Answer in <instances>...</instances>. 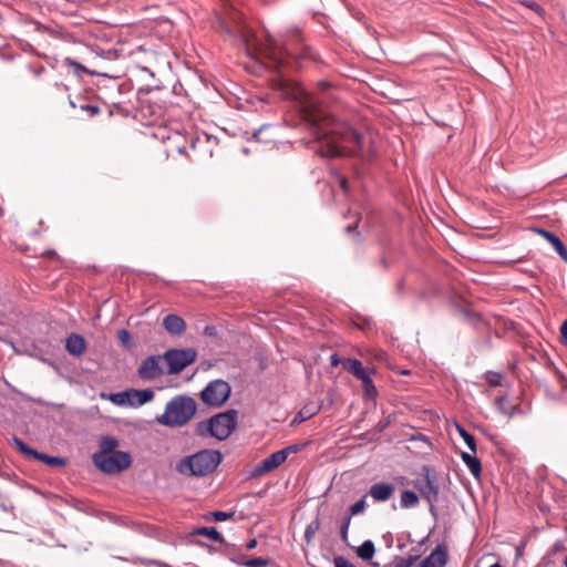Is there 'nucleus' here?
I'll use <instances>...</instances> for the list:
<instances>
[{
    "instance_id": "nucleus-1",
    "label": "nucleus",
    "mask_w": 567,
    "mask_h": 567,
    "mask_svg": "<svg viewBox=\"0 0 567 567\" xmlns=\"http://www.w3.org/2000/svg\"><path fill=\"white\" fill-rule=\"evenodd\" d=\"M305 120L311 127L313 151L321 157L332 158L360 155L370 159L364 151V136L351 126L337 123L334 117L319 110H307Z\"/></svg>"
},
{
    "instance_id": "nucleus-2",
    "label": "nucleus",
    "mask_w": 567,
    "mask_h": 567,
    "mask_svg": "<svg viewBox=\"0 0 567 567\" xmlns=\"http://www.w3.org/2000/svg\"><path fill=\"white\" fill-rule=\"evenodd\" d=\"M217 23L223 32L244 48L248 56L255 55L257 51L255 32L243 22L238 11L230 8L225 12H217Z\"/></svg>"
},
{
    "instance_id": "nucleus-3",
    "label": "nucleus",
    "mask_w": 567,
    "mask_h": 567,
    "mask_svg": "<svg viewBox=\"0 0 567 567\" xmlns=\"http://www.w3.org/2000/svg\"><path fill=\"white\" fill-rule=\"evenodd\" d=\"M221 461L223 454L218 450L204 449L181 458L176 471L185 476L203 477L212 474Z\"/></svg>"
},
{
    "instance_id": "nucleus-4",
    "label": "nucleus",
    "mask_w": 567,
    "mask_h": 567,
    "mask_svg": "<svg viewBox=\"0 0 567 567\" xmlns=\"http://www.w3.org/2000/svg\"><path fill=\"white\" fill-rule=\"evenodd\" d=\"M196 411V401L192 396L179 394L166 403L165 412L156 421L165 426H181L192 420Z\"/></svg>"
},
{
    "instance_id": "nucleus-5",
    "label": "nucleus",
    "mask_w": 567,
    "mask_h": 567,
    "mask_svg": "<svg viewBox=\"0 0 567 567\" xmlns=\"http://www.w3.org/2000/svg\"><path fill=\"white\" fill-rule=\"evenodd\" d=\"M238 411L235 409L218 413L208 420L196 424L195 432L198 436H212L218 441H224L233 433L237 426Z\"/></svg>"
},
{
    "instance_id": "nucleus-6",
    "label": "nucleus",
    "mask_w": 567,
    "mask_h": 567,
    "mask_svg": "<svg viewBox=\"0 0 567 567\" xmlns=\"http://www.w3.org/2000/svg\"><path fill=\"white\" fill-rule=\"evenodd\" d=\"M413 487L420 496L429 504V512L433 517L437 516L436 503L441 491L440 480L436 471L430 465H422L421 474L413 480Z\"/></svg>"
},
{
    "instance_id": "nucleus-7",
    "label": "nucleus",
    "mask_w": 567,
    "mask_h": 567,
    "mask_svg": "<svg viewBox=\"0 0 567 567\" xmlns=\"http://www.w3.org/2000/svg\"><path fill=\"white\" fill-rule=\"evenodd\" d=\"M162 358L167 363V373L178 374L196 361L197 351L194 348L169 349Z\"/></svg>"
},
{
    "instance_id": "nucleus-8",
    "label": "nucleus",
    "mask_w": 567,
    "mask_h": 567,
    "mask_svg": "<svg viewBox=\"0 0 567 567\" xmlns=\"http://www.w3.org/2000/svg\"><path fill=\"white\" fill-rule=\"evenodd\" d=\"M93 464L101 472L112 475L123 472L132 464V457L128 452L115 451L93 461Z\"/></svg>"
},
{
    "instance_id": "nucleus-9",
    "label": "nucleus",
    "mask_w": 567,
    "mask_h": 567,
    "mask_svg": "<svg viewBox=\"0 0 567 567\" xmlns=\"http://www.w3.org/2000/svg\"><path fill=\"white\" fill-rule=\"evenodd\" d=\"M228 382L217 379L210 381L200 392V400L209 406H221L230 396Z\"/></svg>"
},
{
    "instance_id": "nucleus-10",
    "label": "nucleus",
    "mask_w": 567,
    "mask_h": 567,
    "mask_svg": "<svg viewBox=\"0 0 567 567\" xmlns=\"http://www.w3.org/2000/svg\"><path fill=\"white\" fill-rule=\"evenodd\" d=\"M308 53H300L298 55L289 52H280L279 56H274V68L279 74L290 71H298L303 68V62L308 59Z\"/></svg>"
},
{
    "instance_id": "nucleus-11",
    "label": "nucleus",
    "mask_w": 567,
    "mask_h": 567,
    "mask_svg": "<svg viewBox=\"0 0 567 567\" xmlns=\"http://www.w3.org/2000/svg\"><path fill=\"white\" fill-rule=\"evenodd\" d=\"M186 142L189 144V148L197 157H204L213 155V150L210 148V144L214 142L216 143V138H212L206 133L202 134H190Z\"/></svg>"
},
{
    "instance_id": "nucleus-12",
    "label": "nucleus",
    "mask_w": 567,
    "mask_h": 567,
    "mask_svg": "<svg viewBox=\"0 0 567 567\" xmlns=\"http://www.w3.org/2000/svg\"><path fill=\"white\" fill-rule=\"evenodd\" d=\"M162 357L159 355H148L144 360H142L138 369L137 375L142 380H155L163 375L164 371L159 364Z\"/></svg>"
},
{
    "instance_id": "nucleus-13",
    "label": "nucleus",
    "mask_w": 567,
    "mask_h": 567,
    "mask_svg": "<svg viewBox=\"0 0 567 567\" xmlns=\"http://www.w3.org/2000/svg\"><path fill=\"white\" fill-rule=\"evenodd\" d=\"M282 463H285V453L276 451L266 458H264L262 461H260L258 464H256V466L250 472V476H261L279 467Z\"/></svg>"
},
{
    "instance_id": "nucleus-14",
    "label": "nucleus",
    "mask_w": 567,
    "mask_h": 567,
    "mask_svg": "<svg viewBox=\"0 0 567 567\" xmlns=\"http://www.w3.org/2000/svg\"><path fill=\"white\" fill-rule=\"evenodd\" d=\"M449 560V550L445 544H437L435 548L416 567H445Z\"/></svg>"
},
{
    "instance_id": "nucleus-15",
    "label": "nucleus",
    "mask_w": 567,
    "mask_h": 567,
    "mask_svg": "<svg viewBox=\"0 0 567 567\" xmlns=\"http://www.w3.org/2000/svg\"><path fill=\"white\" fill-rule=\"evenodd\" d=\"M461 313L464 317V320L477 332L489 334L492 328L488 321H486L483 316L478 312H475L468 308H461Z\"/></svg>"
},
{
    "instance_id": "nucleus-16",
    "label": "nucleus",
    "mask_w": 567,
    "mask_h": 567,
    "mask_svg": "<svg viewBox=\"0 0 567 567\" xmlns=\"http://www.w3.org/2000/svg\"><path fill=\"white\" fill-rule=\"evenodd\" d=\"M394 492L395 487L393 484L379 482L370 487L368 495H370L374 502L382 503L389 501L393 496Z\"/></svg>"
},
{
    "instance_id": "nucleus-17",
    "label": "nucleus",
    "mask_w": 567,
    "mask_h": 567,
    "mask_svg": "<svg viewBox=\"0 0 567 567\" xmlns=\"http://www.w3.org/2000/svg\"><path fill=\"white\" fill-rule=\"evenodd\" d=\"M534 230L543 238H545L551 245V247H554L559 257L567 264V247L563 240L556 234L547 229L535 228Z\"/></svg>"
},
{
    "instance_id": "nucleus-18",
    "label": "nucleus",
    "mask_w": 567,
    "mask_h": 567,
    "mask_svg": "<svg viewBox=\"0 0 567 567\" xmlns=\"http://www.w3.org/2000/svg\"><path fill=\"white\" fill-rule=\"evenodd\" d=\"M86 349V341L83 336L72 332L68 336L65 350L73 357H80Z\"/></svg>"
},
{
    "instance_id": "nucleus-19",
    "label": "nucleus",
    "mask_w": 567,
    "mask_h": 567,
    "mask_svg": "<svg viewBox=\"0 0 567 567\" xmlns=\"http://www.w3.org/2000/svg\"><path fill=\"white\" fill-rule=\"evenodd\" d=\"M62 64L71 70V72L78 76L79 79H82L84 74L91 75V76H104V73H100L97 71L87 69L82 63L75 61L72 58H64L62 61Z\"/></svg>"
},
{
    "instance_id": "nucleus-20",
    "label": "nucleus",
    "mask_w": 567,
    "mask_h": 567,
    "mask_svg": "<svg viewBox=\"0 0 567 567\" xmlns=\"http://www.w3.org/2000/svg\"><path fill=\"white\" fill-rule=\"evenodd\" d=\"M120 441L115 436L103 435L100 439L99 451L93 453L92 461L105 456L106 454L113 453L118 446Z\"/></svg>"
},
{
    "instance_id": "nucleus-21",
    "label": "nucleus",
    "mask_w": 567,
    "mask_h": 567,
    "mask_svg": "<svg viewBox=\"0 0 567 567\" xmlns=\"http://www.w3.org/2000/svg\"><path fill=\"white\" fill-rule=\"evenodd\" d=\"M163 326L165 330L173 336H178L186 329L184 319L181 316L174 313L167 315L164 318Z\"/></svg>"
},
{
    "instance_id": "nucleus-22",
    "label": "nucleus",
    "mask_w": 567,
    "mask_h": 567,
    "mask_svg": "<svg viewBox=\"0 0 567 567\" xmlns=\"http://www.w3.org/2000/svg\"><path fill=\"white\" fill-rule=\"evenodd\" d=\"M131 396H130V406H141L143 404H146L151 402L154 399V391L152 389H130Z\"/></svg>"
},
{
    "instance_id": "nucleus-23",
    "label": "nucleus",
    "mask_w": 567,
    "mask_h": 567,
    "mask_svg": "<svg viewBox=\"0 0 567 567\" xmlns=\"http://www.w3.org/2000/svg\"><path fill=\"white\" fill-rule=\"evenodd\" d=\"M321 406L316 403H308L303 405L295 415V417L291 421V426H296L301 424L302 422L311 419L312 416L317 415L320 411Z\"/></svg>"
},
{
    "instance_id": "nucleus-24",
    "label": "nucleus",
    "mask_w": 567,
    "mask_h": 567,
    "mask_svg": "<svg viewBox=\"0 0 567 567\" xmlns=\"http://www.w3.org/2000/svg\"><path fill=\"white\" fill-rule=\"evenodd\" d=\"M343 369L351 373L357 379L364 377L370 370L362 365V362L357 358H347L342 361Z\"/></svg>"
},
{
    "instance_id": "nucleus-25",
    "label": "nucleus",
    "mask_w": 567,
    "mask_h": 567,
    "mask_svg": "<svg viewBox=\"0 0 567 567\" xmlns=\"http://www.w3.org/2000/svg\"><path fill=\"white\" fill-rule=\"evenodd\" d=\"M461 458L467 466L468 471L472 473L474 478L480 480L482 476V463L478 457L475 456V454H470L466 452L461 453Z\"/></svg>"
},
{
    "instance_id": "nucleus-26",
    "label": "nucleus",
    "mask_w": 567,
    "mask_h": 567,
    "mask_svg": "<svg viewBox=\"0 0 567 567\" xmlns=\"http://www.w3.org/2000/svg\"><path fill=\"white\" fill-rule=\"evenodd\" d=\"M69 104L72 109L79 107L80 110L87 112L90 117H93L101 113V109L97 104L86 103L85 97L78 96L76 101L69 96Z\"/></svg>"
},
{
    "instance_id": "nucleus-27",
    "label": "nucleus",
    "mask_w": 567,
    "mask_h": 567,
    "mask_svg": "<svg viewBox=\"0 0 567 567\" xmlns=\"http://www.w3.org/2000/svg\"><path fill=\"white\" fill-rule=\"evenodd\" d=\"M190 535L192 536H205V537H207L210 540L216 542V543H224L225 542V538L221 535V533H219L217 530V528H215V527H206V526L197 527V528H194L190 532Z\"/></svg>"
},
{
    "instance_id": "nucleus-28",
    "label": "nucleus",
    "mask_w": 567,
    "mask_h": 567,
    "mask_svg": "<svg viewBox=\"0 0 567 567\" xmlns=\"http://www.w3.org/2000/svg\"><path fill=\"white\" fill-rule=\"evenodd\" d=\"M373 372H374V370L371 369L367 374H364V377L359 379L361 381L364 396L370 400L375 399L378 395L377 388L373 383V380L371 379V373H373Z\"/></svg>"
},
{
    "instance_id": "nucleus-29",
    "label": "nucleus",
    "mask_w": 567,
    "mask_h": 567,
    "mask_svg": "<svg viewBox=\"0 0 567 567\" xmlns=\"http://www.w3.org/2000/svg\"><path fill=\"white\" fill-rule=\"evenodd\" d=\"M375 554L374 543L370 539L364 540L358 548L357 555L364 561H369L373 558Z\"/></svg>"
},
{
    "instance_id": "nucleus-30",
    "label": "nucleus",
    "mask_w": 567,
    "mask_h": 567,
    "mask_svg": "<svg viewBox=\"0 0 567 567\" xmlns=\"http://www.w3.org/2000/svg\"><path fill=\"white\" fill-rule=\"evenodd\" d=\"M455 429L460 436L464 440L467 447L471 450L473 454L477 452L476 440L473 434H471L462 424L455 422Z\"/></svg>"
},
{
    "instance_id": "nucleus-31",
    "label": "nucleus",
    "mask_w": 567,
    "mask_h": 567,
    "mask_svg": "<svg viewBox=\"0 0 567 567\" xmlns=\"http://www.w3.org/2000/svg\"><path fill=\"white\" fill-rule=\"evenodd\" d=\"M420 503V496L410 489H405L401 494L400 505L402 508H411L417 506Z\"/></svg>"
},
{
    "instance_id": "nucleus-32",
    "label": "nucleus",
    "mask_w": 567,
    "mask_h": 567,
    "mask_svg": "<svg viewBox=\"0 0 567 567\" xmlns=\"http://www.w3.org/2000/svg\"><path fill=\"white\" fill-rule=\"evenodd\" d=\"M320 528V516L319 514L317 515V517L307 525L306 529H305V534H303V537H305V540L307 544H311L316 533L319 530Z\"/></svg>"
},
{
    "instance_id": "nucleus-33",
    "label": "nucleus",
    "mask_w": 567,
    "mask_h": 567,
    "mask_svg": "<svg viewBox=\"0 0 567 567\" xmlns=\"http://www.w3.org/2000/svg\"><path fill=\"white\" fill-rule=\"evenodd\" d=\"M117 337H118V340L120 342L122 343V346L127 349V350H131L135 347V341L131 334V332L123 328V329H120L117 331Z\"/></svg>"
},
{
    "instance_id": "nucleus-34",
    "label": "nucleus",
    "mask_w": 567,
    "mask_h": 567,
    "mask_svg": "<svg viewBox=\"0 0 567 567\" xmlns=\"http://www.w3.org/2000/svg\"><path fill=\"white\" fill-rule=\"evenodd\" d=\"M417 558L419 556H395L386 567H411Z\"/></svg>"
},
{
    "instance_id": "nucleus-35",
    "label": "nucleus",
    "mask_w": 567,
    "mask_h": 567,
    "mask_svg": "<svg viewBox=\"0 0 567 567\" xmlns=\"http://www.w3.org/2000/svg\"><path fill=\"white\" fill-rule=\"evenodd\" d=\"M496 410L505 416H508L509 408H512L511 400L507 395L498 396L495 399Z\"/></svg>"
},
{
    "instance_id": "nucleus-36",
    "label": "nucleus",
    "mask_w": 567,
    "mask_h": 567,
    "mask_svg": "<svg viewBox=\"0 0 567 567\" xmlns=\"http://www.w3.org/2000/svg\"><path fill=\"white\" fill-rule=\"evenodd\" d=\"M517 3L523 6V7H525V8L530 9L537 16H539L542 19H544L545 16H546L545 9L539 3H537V2H535L533 0H518Z\"/></svg>"
},
{
    "instance_id": "nucleus-37",
    "label": "nucleus",
    "mask_w": 567,
    "mask_h": 567,
    "mask_svg": "<svg viewBox=\"0 0 567 567\" xmlns=\"http://www.w3.org/2000/svg\"><path fill=\"white\" fill-rule=\"evenodd\" d=\"M130 396L131 392L130 389H127L122 392L112 393L109 399L116 405H123L130 403Z\"/></svg>"
},
{
    "instance_id": "nucleus-38",
    "label": "nucleus",
    "mask_w": 567,
    "mask_h": 567,
    "mask_svg": "<svg viewBox=\"0 0 567 567\" xmlns=\"http://www.w3.org/2000/svg\"><path fill=\"white\" fill-rule=\"evenodd\" d=\"M365 497H367V496L364 495L361 499H359L358 502H355L354 504H352V505L348 508V512H347V514H346V515H347L348 517L352 518L353 516H355V515H359V514L363 513V512H364V509H365V506H367V504H365Z\"/></svg>"
},
{
    "instance_id": "nucleus-39",
    "label": "nucleus",
    "mask_w": 567,
    "mask_h": 567,
    "mask_svg": "<svg viewBox=\"0 0 567 567\" xmlns=\"http://www.w3.org/2000/svg\"><path fill=\"white\" fill-rule=\"evenodd\" d=\"M485 380L489 386H499L502 385L503 374L501 372L487 371L485 373Z\"/></svg>"
},
{
    "instance_id": "nucleus-40",
    "label": "nucleus",
    "mask_w": 567,
    "mask_h": 567,
    "mask_svg": "<svg viewBox=\"0 0 567 567\" xmlns=\"http://www.w3.org/2000/svg\"><path fill=\"white\" fill-rule=\"evenodd\" d=\"M12 441L21 454L29 458L31 457L34 449L30 447L27 443L17 436H13Z\"/></svg>"
},
{
    "instance_id": "nucleus-41",
    "label": "nucleus",
    "mask_w": 567,
    "mask_h": 567,
    "mask_svg": "<svg viewBox=\"0 0 567 567\" xmlns=\"http://www.w3.org/2000/svg\"><path fill=\"white\" fill-rule=\"evenodd\" d=\"M270 564H271V559H269V558L254 557V558H249L247 561H245L244 566H246V567H266Z\"/></svg>"
},
{
    "instance_id": "nucleus-42",
    "label": "nucleus",
    "mask_w": 567,
    "mask_h": 567,
    "mask_svg": "<svg viewBox=\"0 0 567 567\" xmlns=\"http://www.w3.org/2000/svg\"><path fill=\"white\" fill-rule=\"evenodd\" d=\"M23 68L35 78L41 76L45 72V66L41 63H24Z\"/></svg>"
},
{
    "instance_id": "nucleus-43",
    "label": "nucleus",
    "mask_w": 567,
    "mask_h": 567,
    "mask_svg": "<svg viewBox=\"0 0 567 567\" xmlns=\"http://www.w3.org/2000/svg\"><path fill=\"white\" fill-rule=\"evenodd\" d=\"M234 515L235 512L215 511L209 513V517L215 522H224L230 519Z\"/></svg>"
},
{
    "instance_id": "nucleus-44",
    "label": "nucleus",
    "mask_w": 567,
    "mask_h": 567,
    "mask_svg": "<svg viewBox=\"0 0 567 567\" xmlns=\"http://www.w3.org/2000/svg\"><path fill=\"white\" fill-rule=\"evenodd\" d=\"M163 86H159V85H155V86H151V85H146V86H142L137 90V99L138 101L141 102H144V96L147 95V94H151L155 91H159L162 90Z\"/></svg>"
},
{
    "instance_id": "nucleus-45",
    "label": "nucleus",
    "mask_w": 567,
    "mask_h": 567,
    "mask_svg": "<svg viewBox=\"0 0 567 567\" xmlns=\"http://www.w3.org/2000/svg\"><path fill=\"white\" fill-rule=\"evenodd\" d=\"M393 420V415H388L385 419L383 420H380L374 426H373V431L375 433H382L392 422Z\"/></svg>"
},
{
    "instance_id": "nucleus-46",
    "label": "nucleus",
    "mask_w": 567,
    "mask_h": 567,
    "mask_svg": "<svg viewBox=\"0 0 567 567\" xmlns=\"http://www.w3.org/2000/svg\"><path fill=\"white\" fill-rule=\"evenodd\" d=\"M351 523V518L347 515L342 518L341 525H340V537L343 542L348 540V530Z\"/></svg>"
},
{
    "instance_id": "nucleus-47",
    "label": "nucleus",
    "mask_w": 567,
    "mask_h": 567,
    "mask_svg": "<svg viewBox=\"0 0 567 567\" xmlns=\"http://www.w3.org/2000/svg\"><path fill=\"white\" fill-rule=\"evenodd\" d=\"M47 465L50 467H63L66 465V458L50 455Z\"/></svg>"
},
{
    "instance_id": "nucleus-48",
    "label": "nucleus",
    "mask_w": 567,
    "mask_h": 567,
    "mask_svg": "<svg viewBox=\"0 0 567 567\" xmlns=\"http://www.w3.org/2000/svg\"><path fill=\"white\" fill-rule=\"evenodd\" d=\"M132 561L135 565H142V566H145V567H152V566L156 567L158 559H151V558H145V557H135V558H133Z\"/></svg>"
},
{
    "instance_id": "nucleus-49",
    "label": "nucleus",
    "mask_w": 567,
    "mask_h": 567,
    "mask_svg": "<svg viewBox=\"0 0 567 567\" xmlns=\"http://www.w3.org/2000/svg\"><path fill=\"white\" fill-rule=\"evenodd\" d=\"M32 348H33V352L29 353L31 357L53 367V362L50 359H47V358L42 357L41 353H38V351H40V348L38 344H35V343L32 344Z\"/></svg>"
},
{
    "instance_id": "nucleus-50",
    "label": "nucleus",
    "mask_w": 567,
    "mask_h": 567,
    "mask_svg": "<svg viewBox=\"0 0 567 567\" xmlns=\"http://www.w3.org/2000/svg\"><path fill=\"white\" fill-rule=\"evenodd\" d=\"M334 567H357L343 556H336L333 558Z\"/></svg>"
},
{
    "instance_id": "nucleus-51",
    "label": "nucleus",
    "mask_w": 567,
    "mask_h": 567,
    "mask_svg": "<svg viewBox=\"0 0 567 567\" xmlns=\"http://www.w3.org/2000/svg\"><path fill=\"white\" fill-rule=\"evenodd\" d=\"M49 456H50L49 454H45V453L34 450L30 458L42 462L43 464L47 465Z\"/></svg>"
},
{
    "instance_id": "nucleus-52",
    "label": "nucleus",
    "mask_w": 567,
    "mask_h": 567,
    "mask_svg": "<svg viewBox=\"0 0 567 567\" xmlns=\"http://www.w3.org/2000/svg\"><path fill=\"white\" fill-rule=\"evenodd\" d=\"M525 411L522 409L519 404H512V408H509V413L507 417H513L516 415H524Z\"/></svg>"
},
{
    "instance_id": "nucleus-53",
    "label": "nucleus",
    "mask_w": 567,
    "mask_h": 567,
    "mask_svg": "<svg viewBox=\"0 0 567 567\" xmlns=\"http://www.w3.org/2000/svg\"><path fill=\"white\" fill-rule=\"evenodd\" d=\"M559 332H560V336H559L560 342L563 344L567 346V319L563 321Z\"/></svg>"
},
{
    "instance_id": "nucleus-54",
    "label": "nucleus",
    "mask_w": 567,
    "mask_h": 567,
    "mask_svg": "<svg viewBox=\"0 0 567 567\" xmlns=\"http://www.w3.org/2000/svg\"><path fill=\"white\" fill-rule=\"evenodd\" d=\"M299 450H300V445L292 444V445H289V446L282 449V450H279V451L285 453V461H286L287 457L289 456V454L297 453Z\"/></svg>"
},
{
    "instance_id": "nucleus-55",
    "label": "nucleus",
    "mask_w": 567,
    "mask_h": 567,
    "mask_svg": "<svg viewBox=\"0 0 567 567\" xmlns=\"http://www.w3.org/2000/svg\"><path fill=\"white\" fill-rule=\"evenodd\" d=\"M249 558H247L246 555L244 554H239V555H236V556H229V560L237 564V565H243L244 566V563L247 561Z\"/></svg>"
},
{
    "instance_id": "nucleus-56",
    "label": "nucleus",
    "mask_w": 567,
    "mask_h": 567,
    "mask_svg": "<svg viewBox=\"0 0 567 567\" xmlns=\"http://www.w3.org/2000/svg\"><path fill=\"white\" fill-rule=\"evenodd\" d=\"M339 186H340V188H341L344 193H348V192H349V189H350L348 178H347V177H344V176H340V177H339Z\"/></svg>"
},
{
    "instance_id": "nucleus-57",
    "label": "nucleus",
    "mask_w": 567,
    "mask_h": 567,
    "mask_svg": "<svg viewBox=\"0 0 567 567\" xmlns=\"http://www.w3.org/2000/svg\"><path fill=\"white\" fill-rule=\"evenodd\" d=\"M265 127H267V125H262L258 130H255L252 132L251 138L256 142H261L260 134Z\"/></svg>"
},
{
    "instance_id": "nucleus-58",
    "label": "nucleus",
    "mask_w": 567,
    "mask_h": 567,
    "mask_svg": "<svg viewBox=\"0 0 567 567\" xmlns=\"http://www.w3.org/2000/svg\"><path fill=\"white\" fill-rule=\"evenodd\" d=\"M341 363V359L337 353H332L330 357V364L332 367H338Z\"/></svg>"
},
{
    "instance_id": "nucleus-59",
    "label": "nucleus",
    "mask_w": 567,
    "mask_h": 567,
    "mask_svg": "<svg viewBox=\"0 0 567 567\" xmlns=\"http://www.w3.org/2000/svg\"><path fill=\"white\" fill-rule=\"evenodd\" d=\"M22 50H23L24 52H29V53H31V54H37V55H39V54L35 52V49L33 48V45H32V44H30V43H28V42H27V43H24V44L22 45Z\"/></svg>"
},
{
    "instance_id": "nucleus-60",
    "label": "nucleus",
    "mask_w": 567,
    "mask_h": 567,
    "mask_svg": "<svg viewBox=\"0 0 567 567\" xmlns=\"http://www.w3.org/2000/svg\"><path fill=\"white\" fill-rule=\"evenodd\" d=\"M257 545H258L257 539H256V538H252V539H249V540L246 543V548H247L248 550H251V549L256 548V547H257Z\"/></svg>"
},
{
    "instance_id": "nucleus-61",
    "label": "nucleus",
    "mask_w": 567,
    "mask_h": 567,
    "mask_svg": "<svg viewBox=\"0 0 567 567\" xmlns=\"http://www.w3.org/2000/svg\"><path fill=\"white\" fill-rule=\"evenodd\" d=\"M176 148H177V152L181 153V154H186L187 156H190L188 153H187V146L186 145H179L177 144L176 145Z\"/></svg>"
},
{
    "instance_id": "nucleus-62",
    "label": "nucleus",
    "mask_w": 567,
    "mask_h": 567,
    "mask_svg": "<svg viewBox=\"0 0 567 567\" xmlns=\"http://www.w3.org/2000/svg\"><path fill=\"white\" fill-rule=\"evenodd\" d=\"M0 56H1V59L7 60V61L13 60V55L9 54V53L8 54L4 53L2 49H0Z\"/></svg>"
},
{
    "instance_id": "nucleus-63",
    "label": "nucleus",
    "mask_w": 567,
    "mask_h": 567,
    "mask_svg": "<svg viewBox=\"0 0 567 567\" xmlns=\"http://www.w3.org/2000/svg\"><path fill=\"white\" fill-rule=\"evenodd\" d=\"M357 227H358V221H357V223H354L353 225H349V226H347V227L344 228V230H346L348 234H350V233H353V231L357 229Z\"/></svg>"
},
{
    "instance_id": "nucleus-64",
    "label": "nucleus",
    "mask_w": 567,
    "mask_h": 567,
    "mask_svg": "<svg viewBox=\"0 0 567 567\" xmlns=\"http://www.w3.org/2000/svg\"><path fill=\"white\" fill-rule=\"evenodd\" d=\"M380 264L383 266L384 269H389L390 267L388 260L384 257L380 259Z\"/></svg>"
}]
</instances>
